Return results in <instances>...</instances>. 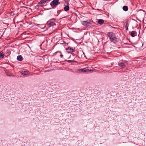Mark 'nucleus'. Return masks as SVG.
Here are the masks:
<instances>
[{
  "label": "nucleus",
  "instance_id": "423d86ee",
  "mask_svg": "<svg viewBox=\"0 0 146 146\" xmlns=\"http://www.w3.org/2000/svg\"><path fill=\"white\" fill-rule=\"evenodd\" d=\"M48 21V25L49 27H50L51 26H53L54 25H56V24L53 22H50Z\"/></svg>",
  "mask_w": 146,
  "mask_h": 146
},
{
  "label": "nucleus",
  "instance_id": "dca6fc26",
  "mask_svg": "<svg viewBox=\"0 0 146 146\" xmlns=\"http://www.w3.org/2000/svg\"><path fill=\"white\" fill-rule=\"evenodd\" d=\"M50 0H41L40 1L42 3H44L46 2L47 1H50Z\"/></svg>",
  "mask_w": 146,
  "mask_h": 146
},
{
  "label": "nucleus",
  "instance_id": "2eb2a0df",
  "mask_svg": "<svg viewBox=\"0 0 146 146\" xmlns=\"http://www.w3.org/2000/svg\"><path fill=\"white\" fill-rule=\"evenodd\" d=\"M4 56V55L3 54V53L2 51L0 52V58H3Z\"/></svg>",
  "mask_w": 146,
  "mask_h": 146
},
{
  "label": "nucleus",
  "instance_id": "1a4fd4ad",
  "mask_svg": "<svg viewBox=\"0 0 146 146\" xmlns=\"http://www.w3.org/2000/svg\"><path fill=\"white\" fill-rule=\"evenodd\" d=\"M98 23L99 24L102 25L104 23V21L102 19H99L98 21Z\"/></svg>",
  "mask_w": 146,
  "mask_h": 146
},
{
  "label": "nucleus",
  "instance_id": "20e7f679",
  "mask_svg": "<svg viewBox=\"0 0 146 146\" xmlns=\"http://www.w3.org/2000/svg\"><path fill=\"white\" fill-rule=\"evenodd\" d=\"M82 24L85 26H88L90 25V23L89 20H87L82 22Z\"/></svg>",
  "mask_w": 146,
  "mask_h": 146
},
{
  "label": "nucleus",
  "instance_id": "6ab92c4d",
  "mask_svg": "<svg viewBox=\"0 0 146 146\" xmlns=\"http://www.w3.org/2000/svg\"><path fill=\"white\" fill-rule=\"evenodd\" d=\"M67 61L68 62H71V60H68Z\"/></svg>",
  "mask_w": 146,
  "mask_h": 146
},
{
  "label": "nucleus",
  "instance_id": "6e6552de",
  "mask_svg": "<svg viewBox=\"0 0 146 146\" xmlns=\"http://www.w3.org/2000/svg\"><path fill=\"white\" fill-rule=\"evenodd\" d=\"M119 66L120 67H121L122 68H124L125 66V65L123 62L120 63H119Z\"/></svg>",
  "mask_w": 146,
  "mask_h": 146
},
{
  "label": "nucleus",
  "instance_id": "7ed1b4c3",
  "mask_svg": "<svg viewBox=\"0 0 146 146\" xmlns=\"http://www.w3.org/2000/svg\"><path fill=\"white\" fill-rule=\"evenodd\" d=\"M93 70L92 68H90V69H86V68H84L82 69H78V71L80 72H88L89 71H92Z\"/></svg>",
  "mask_w": 146,
  "mask_h": 146
},
{
  "label": "nucleus",
  "instance_id": "9b49d317",
  "mask_svg": "<svg viewBox=\"0 0 146 146\" xmlns=\"http://www.w3.org/2000/svg\"><path fill=\"white\" fill-rule=\"evenodd\" d=\"M136 32L135 31H133L131 32V36L132 37H134L135 36V35L136 34Z\"/></svg>",
  "mask_w": 146,
  "mask_h": 146
},
{
  "label": "nucleus",
  "instance_id": "f257e3e1",
  "mask_svg": "<svg viewBox=\"0 0 146 146\" xmlns=\"http://www.w3.org/2000/svg\"><path fill=\"white\" fill-rule=\"evenodd\" d=\"M108 35L111 41L113 42L116 40V38L113 33L111 32H109L108 33Z\"/></svg>",
  "mask_w": 146,
  "mask_h": 146
},
{
  "label": "nucleus",
  "instance_id": "39448f33",
  "mask_svg": "<svg viewBox=\"0 0 146 146\" xmlns=\"http://www.w3.org/2000/svg\"><path fill=\"white\" fill-rule=\"evenodd\" d=\"M29 71H23L21 72V74L23 76H25L26 75H28L29 74Z\"/></svg>",
  "mask_w": 146,
  "mask_h": 146
},
{
  "label": "nucleus",
  "instance_id": "aec40b11",
  "mask_svg": "<svg viewBox=\"0 0 146 146\" xmlns=\"http://www.w3.org/2000/svg\"><path fill=\"white\" fill-rule=\"evenodd\" d=\"M12 12H12H12H11V13Z\"/></svg>",
  "mask_w": 146,
  "mask_h": 146
},
{
  "label": "nucleus",
  "instance_id": "9d476101",
  "mask_svg": "<svg viewBox=\"0 0 146 146\" xmlns=\"http://www.w3.org/2000/svg\"><path fill=\"white\" fill-rule=\"evenodd\" d=\"M17 59L19 61H21L23 59L21 55H19L17 57Z\"/></svg>",
  "mask_w": 146,
  "mask_h": 146
},
{
  "label": "nucleus",
  "instance_id": "a211bd4d",
  "mask_svg": "<svg viewBox=\"0 0 146 146\" xmlns=\"http://www.w3.org/2000/svg\"><path fill=\"white\" fill-rule=\"evenodd\" d=\"M60 53V57L61 58H62L63 57V55L61 54V52H56V53Z\"/></svg>",
  "mask_w": 146,
  "mask_h": 146
},
{
  "label": "nucleus",
  "instance_id": "4468645a",
  "mask_svg": "<svg viewBox=\"0 0 146 146\" xmlns=\"http://www.w3.org/2000/svg\"><path fill=\"white\" fill-rule=\"evenodd\" d=\"M64 10L65 11H68L69 9V6H66L64 8Z\"/></svg>",
  "mask_w": 146,
  "mask_h": 146
},
{
  "label": "nucleus",
  "instance_id": "0eeeda50",
  "mask_svg": "<svg viewBox=\"0 0 146 146\" xmlns=\"http://www.w3.org/2000/svg\"><path fill=\"white\" fill-rule=\"evenodd\" d=\"M66 50H68V52H74V49L70 47L66 48Z\"/></svg>",
  "mask_w": 146,
  "mask_h": 146
},
{
  "label": "nucleus",
  "instance_id": "f8f14e48",
  "mask_svg": "<svg viewBox=\"0 0 146 146\" xmlns=\"http://www.w3.org/2000/svg\"><path fill=\"white\" fill-rule=\"evenodd\" d=\"M123 9L124 11H127L128 10V7L127 6H123Z\"/></svg>",
  "mask_w": 146,
  "mask_h": 146
},
{
  "label": "nucleus",
  "instance_id": "ddd939ff",
  "mask_svg": "<svg viewBox=\"0 0 146 146\" xmlns=\"http://www.w3.org/2000/svg\"><path fill=\"white\" fill-rule=\"evenodd\" d=\"M125 24H126V25H125V27L126 28V29L127 31L128 30V26L129 24H128V22H126L125 23Z\"/></svg>",
  "mask_w": 146,
  "mask_h": 146
},
{
  "label": "nucleus",
  "instance_id": "f03ea898",
  "mask_svg": "<svg viewBox=\"0 0 146 146\" xmlns=\"http://www.w3.org/2000/svg\"><path fill=\"white\" fill-rule=\"evenodd\" d=\"M59 0H54L51 2L50 5L52 7L56 6L58 5L60 3Z\"/></svg>",
  "mask_w": 146,
  "mask_h": 146
},
{
  "label": "nucleus",
  "instance_id": "f3484780",
  "mask_svg": "<svg viewBox=\"0 0 146 146\" xmlns=\"http://www.w3.org/2000/svg\"><path fill=\"white\" fill-rule=\"evenodd\" d=\"M6 75L7 76H14V75H12L11 74H10L9 73H7V72H6Z\"/></svg>",
  "mask_w": 146,
  "mask_h": 146
}]
</instances>
